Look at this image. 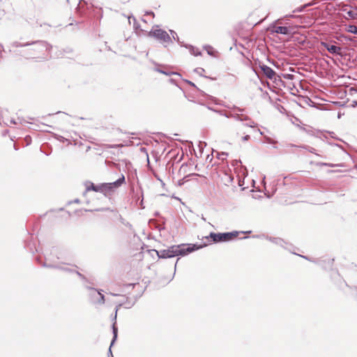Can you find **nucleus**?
I'll return each mask as SVG.
<instances>
[{
    "mask_svg": "<svg viewBox=\"0 0 357 357\" xmlns=\"http://www.w3.org/2000/svg\"><path fill=\"white\" fill-rule=\"evenodd\" d=\"M31 46V47L28 50L29 52H25L22 54L26 59L39 57V54H43L45 52H48L52 48V46L44 40H36L27 43H20L15 41L10 43V47H23Z\"/></svg>",
    "mask_w": 357,
    "mask_h": 357,
    "instance_id": "1",
    "label": "nucleus"
},
{
    "mask_svg": "<svg viewBox=\"0 0 357 357\" xmlns=\"http://www.w3.org/2000/svg\"><path fill=\"white\" fill-rule=\"evenodd\" d=\"M207 243L203 244L198 243H181L178 245H174L168 247L166 250L167 259L172 258L177 256H185L188 254L197 251L207 246Z\"/></svg>",
    "mask_w": 357,
    "mask_h": 357,
    "instance_id": "2",
    "label": "nucleus"
},
{
    "mask_svg": "<svg viewBox=\"0 0 357 357\" xmlns=\"http://www.w3.org/2000/svg\"><path fill=\"white\" fill-rule=\"evenodd\" d=\"M240 234L238 231H232L227 232H211L208 236L205 238L214 243L229 242L236 238Z\"/></svg>",
    "mask_w": 357,
    "mask_h": 357,
    "instance_id": "3",
    "label": "nucleus"
},
{
    "mask_svg": "<svg viewBox=\"0 0 357 357\" xmlns=\"http://www.w3.org/2000/svg\"><path fill=\"white\" fill-rule=\"evenodd\" d=\"M36 260L40 263L41 266L45 268L56 269L61 271L63 272L68 273H74L75 270L68 267L65 266V265H70L75 268H78L77 265H73L66 262H52L47 263V262H40L39 258H36Z\"/></svg>",
    "mask_w": 357,
    "mask_h": 357,
    "instance_id": "4",
    "label": "nucleus"
},
{
    "mask_svg": "<svg viewBox=\"0 0 357 357\" xmlns=\"http://www.w3.org/2000/svg\"><path fill=\"white\" fill-rule=\"evenodd\" d=\"M147 36L149 37H153L155 39L160 40L165 47H166L168 44L172 42V38L167 33V32L161 29H152L149 32H148Z\"/></svg>",
    "mask_w": 357,
    "mask_h": 357,
    "instance_id": "5",
    "label": "nucleus"
},
{
    "mask_svg": "<svg viewBox=\"0 0 357 357\" xmlns=\"http://www.w3.org/2000/svg\"><path fill=\"white\" fill-rule=\"evenodd\" d=\"M85 288L90 291L89 299L90 301L94 305H103L105 302V298L104 294L102 293V289H97L94 287H91L85 285Z\"/></svg>",
    "mask_w": 357,
    "mask_h": 357,
    "instance_id": "6",
    "label": "nucleus"
},
{
    "mask_svg": "<svg viewBox=\"0 0 357 357\" xmlns=\"http://www.w3.org/2000/svg\"><path fill=\"white\" fill-rule=\"evenodd\" d=\"M259 68L264 75L269 79H273L275 77V72L269 66L264 64L261 61H260L258 59H257L256 61H255V63L253 64L252 69L255 72L256 74H257V68Z\"/></svg>",
    "mask_w": 357,
    "mask_h": 357,
    "instance_id": "7",
    "label": "nucleus"
},
{
    "mask_svg": "<svg viewBox=\"0 0 357 357\" xmlns=\"http://www.w3.org/2000/svg\"><path fill=\"white\" fill-rule=\"evenodd\" d=\"M123 303H118L114 310V313L112 314L111 319L112 321V334L113 337L111 341V346H113L115 343V342L117 340L118 337V328L116 326V318H117V313L119 310L120 307H122Z\"/></svg>",
    "mask_w": 357,
    "mask_h": 357,
    "instance_id": "8",
    "label": "nucleus"
},
{
    "mask_svg": "<svg viewBox=\"0 0 357 357\" xmlns=\"http://www.w3.org/2000/svg\"><path fill=\"white\" fill-rule=\"evenodd\" d=\"M321 45L324 47L329 53L335 55L342 56V48L333 44L332 42L321 41Z\"/></svg>",
    "mask_w": 357,
    "mask_h": 357,
    "instance_id": "9",
    "label": "nucleus"
},
{
    "mask_svg": "<svg viewBox=\"0 0 357 357\" xmlns=\"http://www.w3.org/2000/svg\"><path fill=\"white\" fill-rule=\"evenodd\" d=\"M126 182L125 176L123 174H121V177H119L116 181L111 183H103L105 192V193L107 192L114 191L116 188H119L122 184Z\"/></svg>",
    "mask_w": 357,
    "mask_h": 357,
    "instance_id": "10",
    "label": "nucleus"
},
{
    "mask_svg": "<svg viewBox=\"0 0 357 357\" xmlns=\"http://www.w3.org/2000/svg\"><path fill=\"white\" fill-rule=\"evenodd\" d=\"M84 185L86 186V189H85V191L83 192V195L84 196H85L86 194L89 191H94V192H102L104 195H105V188L103 187V185H104L103 183H100L99 185H96V184H94L91 181H86Z\"/></svg>",
    "mask_w": 357,
    "mask_h": 357,
    "instance_id": "11",
    "label": "nucleus"
},
{
    "mask_svg": "<svg viewBox=\"0 0 357 357\" xmlns=\"http://www.w3.org/2000/svg\"><path fill=\"white\" fill-rule=\"evenodd\" d=\"M342 10L347 15L349 19L357 20V6L354 3L352 5H345Z\"/></svg>",
    "mask_w": 357,
    "mask_h": 357,
    "instance_id": "12",
    "label": "nucleus"
},
{
    "mask_svg": "<svg viewBox=\"0 0 357 357\" xmlns=\"http://www.w3.org/2000/svg\"><path fill=\"white\" fill-rule=\"evenodd\" d=\"M266 239L268 240L271 243L278 245L282 248L291 251L290 248L292 246L291 244L288 243L284 239L279 237H272L266 236Z\"/></svg>",
    "mask_w": 357,
    "mask_h": 357,
    "instance_id": "13",
    "label": "nucleus"
},
{
    "mask_svg": "<svg viewBox=\"0 0 357 357\" xmlns=\"http://www.w3.org/2000/svg\"><path fill=\"white\" fill-rule=\"evenodd\" d=\"M154 64L155 65L154 70L158 73L165 75L167 76H171L173 75H177L181 76V75L178 73L169 70V67L167 66L159 64L155 62H154Z\"/></svg>",
    "mask_w": 357,
    "mask_h": 357,
    "instance_id": "14",
    "label": "nucleus"
},
{
    "mask_svg": "<svg viewBox=\"0 0 357 357\" xmlns=\"http://www.w3.org/2000/svg\"><path fill=\"white\" fill-rule=\"evenodd\" d=\"M161 225H160L156 222V220L153 219L149 221V224L151 227H154V228L158 229L160 231L165 229V218L164 217H161Z\"/></svg>",
    "mask_w": 357,
    "mask_h": 357,
    "instance_id": "15",
    "label": "nucleus"
},
{
    "mask_svg": "<svg viewBox=\"0 0 357 357\" xmlns=\"http://www.w3.org/2000/svg\"><path fill=\"white\" fill-rule=\"evenodd\" d=\"M275 33L278 34H282L285 36H288L291 34V29L288 26H277L275 27L274 31Z\"/></svg>",
    "mask_w": 357,
    "mask_h": 357,
    "instance_id": "16",
    "label": "nucleus"
},
{
    "mask_svg": "<svg viewBox=\"0 0 357 357\" xmlns=\"http://www.w3.org/2000/svg\"><path fill=\"white\" fill-rule=\"evenodd\" d=\"M24 248L31 253L34 254L38 252L35 243L31 241H24Z\"/></svg>",
    "mask_w": 357,
    "mask_h": 357,
    "instance_id": "17",
    "label": "nucleus"
},
{
    "mask_svg": "<svg viewBox=\"0 0 357 357\" xmlns=\"http://www.w3.org/2000/svg\"><path fill=\"white\" fill-rule=\"evenodd\" d=\"M184 82L185 83H187L188 84H189L190 86H192L194 89H195L199 93V94L201 96L208 97L211 99H214V98L213 96H211L208 95L204 91H202L200 89H199L194 82H191V81H190L188 79H184Z\"/></svg>",
    "mask_w": 357,
    "mask_h": 357,
    "instance_id": "18",
    "label": "nucleus"
},
{
    "mask_svg": "<svg viewBox=\"0 0 357 357\" xmlns=\"http://www.w3.org/2000/svg\"><path fill=\"white\" fill-rule=\"evenodd\" d=\"M183 47H185L186 49L189 50V52L192 55H194L195 56L202 55V52L199 49L196 48L195 47H194L192 45L185 44V45Z\"/></svg>",
    "mask_w": 357,
    "mask_h": 357,
    "instance_id": "19",
    "label": "nucleus"
},
{
    "mask_svg": "<svg viewBox=\"0 0 357 357\" xmlns=\"http://www.w3.org/2000/svg\"><path fill=\"white\" fill-rule=\"evenodd\" d=\"M203 47L207 52V54L211 56H215L216 53H218L217 51L209 45H205Z\"/></svg>",
    "mask_w": 357,
    "mask_h": 357,
    "instance_id": "20",
    "label": "nucleus"
},
{
    "mask_svg": "<svg viewBox=\"0 0 357 357\" xmlns=\"http://www.w3.org/2000/svg\"><path fill=\"white\" fill-rule=\"evenodd\" d=\"M231 118H234L236 120L239 121H244L250 120V117L248 116L238 114H231Z\"/></svg>",
    "mask_w": 357,
    "mask_h": 357,
    "instance_id": "21",
    "label": "nucleus"
},
{
    "mask_svg": "<svg viewBox=\"0 0 357 357\" xmlns=\"http://www.w3.org/2000/svg\"><path fill=\"white\" fill-rule=\"evenodd\" d=\"M191 176H200V174H197V173L189 174L187 176H184L183 178L178 180V186L183 185L187 181L186 178L191 177Z\"/></svg>",
    "mask_w": 357,
    "mask_h": 357,
    "instance_id": "22",
    "label": "nucleus"
},
{
    "mask_svg": "<svg viewBox=\"0 0 357 357\" xmlns=\"http://www.w3.org/2000/svg\"><path fill=\"white\" fill-rule=\"evenodd\" d=\"M208 109H210V110L213 111L214 112H216V113L219 114L220 115L224 116H225L227 118H231V114H229V113L226 112L224 110H220V109H213V108H212L211 107H208Z\"/></svg>",
    "mask_w": 357,
    "mask_h": 357,
    "instance_id": "23",
    "label": "nucleus"
},
{
    "mask_svg": "<svg viewBox=\"0 0 357 357\" xmlns=\"http://www.w3.org/2000/svg\"><path fill=\"white\" fill-rule=\"evenodd\" d=\"M169 32L172 36V38L175 41H176L181 47H183L185 45V43H183V41L180 40L179 37L178 36L176 31H174V30H169Z\"/></svg>",
    "mask_w": 357,
    "mask_h": 357,
    "instance_id": "24",
    "label": "nucleus"
},
{
    "mask_svg": "<svg viewBox=\"0 0 357 357\" xmlns=\"http://www.w3.org/2000/svg\"><path fill=\"white\" fill-rule=\"evenodd\" d=\"M120 303H123V306H124L125 308L130 309L135 305V301L132 302L128 297H126L125 301H121Z\"/></svg>",
    "mask_w": 357,
    "mask_h": 357,
    "instance_id": "25",
    "label": "nucleus"
},
{
    "mask_svg": "<svg viewBox=\"0 0 357 357\" xmlns=\"http://www.w3.org/2000/svg\"><path fill=\"white\" fill-rule=\"evenodd\" d=\"M204 69L202 68H196L195 70H194V72H195L196 73H197L199 76H202V77H204L205 78H207V79H212V80H214L215 78H213V77H209V76H206V75H203V73L204 72Z\"/></svg>",
    "mask_w": 357,
    "mask_h": 357,
    "instance_id": "26",
    "label": "nucleus"
},
{
    "mask_svg": "<svg viewBox=\"0 0 357 357\" xmlns=\"http://www.w3.org/2000/svg\"><path fill=\"white\" fill-rule=\"evenodd\" d=\"M346 30L351 33L357 35V26L354 24H349L346 26Z\"/></svg>",
    "mask_w": 357,
    "mask_h": 357,
    "instance_id": "27",
    "label": "nucleus"
},
{
    "mask_svg": "<svg viewBox=\"0 0 357 357\" xmlns=\"http://www.w3.org/2000/svg\"><path fill=\"white\" fill-rule=\"evenodd\" d=\"M131 19L133 21L134 29L135 30L139 29L140 28V24L137 22L136 18L132 15H131L130 17H128V21H129L130 24L131 23V21H130Z\"/></svg>",
    "mask_w": 357,
    "mask_h": 357,
    "instance_id": "28",
    "label": "nucleus"
},
{
    "mask_svg": "<svg viewBox=\"0 0 357 357\" xmlns=\"http://www.w3.org/2000/svg\"><path fill=\"white\" fill-rule=\"evenodd\" d=\"M153 251L156 252V255L159 259H167L165 249L160 250H153Z\"/></svg>",
    "mask_w": 357,
    "mask_h": 357,
    "instance_id": "29",
    "label": "nucleus"
},
{
    "mask_svg": "<svg viewBox=\"0 0 357 357\" xmlns=\"http://www.w3.org/2000/svg\"><path fill=\"white\" fill-rule=\"evenodd\" d=\"M337 286L340 289H343L344 287H349L346 281L340 278L338 279L337 282Z\"/></svg>",
    "mask_w": 357,
    "mask_h": 357,
    "instance_id": "30",
    "label": "nucleus"
},
{
    "mask_svg": "<svg viewBox=\"0 0 357 357\" xmlns=\"http://www.w3.org/2000/svg\"><path fill=\"white\" fill-rule=\"evenodd\" d=\"M316 165L317 166H326V167H342V165L340 164H333V163H327V162H317Z\"/></svg>",
    "mask_w": 357,
    "mask_h": 357,
    "instance_id": "31",
    "label": "nucleus"
},
{
    "mask_svg": "<svg viewBox=\"0 0 357 357\" xmlns=\"http://www.w3.org/2000/svg\"><path fill=\"white\" fill-rule=\"evenodd\" d=\"M311 4L310 3H307V4H305L303 6H301L300 7H298L297 8H296L294 10V13H301V12H303L305 9L306 7H307L308 6H310Z\"/></svg>",
    "mask_w": 357,
    "mask_h": 357,
    "instance_id": "32",
    "label": "nucleus"
},
{
    "mask_svg": "<svg viewBox=\"0 0 357 357\" xmlns=\"http://www.w3.org/2000/svg\"><path fill=\"white\" fill-rule=\"evenodd\" d=\"M228 155V153L226 152H221L218 153V158L222 160H224L226 159L227 156Z\"/></svg>",
    "mask_w": 357,
    "mask_h": 357,
    "instance_id": "33",
    "label": "nucleus"
},
{
    "mask_svg": "<svg viewBox=\"0 0 357 357\" xmlns=\"http://www.w3.org/2000/svg\"><path fill=\"white\" fill-rule=\"evenodd\" d=\"M249 122L245 123L243 126L250 128H255L256 126V123L250 118V120H248Z\"/></svg>",
    "mask_w": 357,
    "mask_h": 357,
    "instance_id": "34",
    "label": "nucleus"
},
{
    "mask_svg": "<svg viewBox=\"0 0 357 357\" xmlns=\"http://www.w3.org/2000/svg\"><path fill=\"white\" fill-rule=\"evenodd\" d=\"M206 146V143L205 142L200 141L198 144V147L199 149L200 153H202L204 151V149Z\"/></svg>",
    "mask_w": 357,
    "mask_h": 357,
    "instance_id": "35",
    "label": "nucleus"
},
{
    "mask_svg": "<svg viewBox=\"0 0 357 357\" xmlns=\"http://www.w3.org/2000/svg\"><path fill=\"white\" fill-rule=\"evenodd\" d=\"M54 137L61 142H64L68 141V139L63 136H61V135H59L56 134H54Z\"/></svg>",
    "mask_w": 357,
    "mask_h": 357,
    "instance_id": "36",
    "label": "nucleus"
},
{
    "mask_svg": "<svg viewBox=\"0 0 357 357\" xmlns=\"http://www.w3.org/2000/svg\"><path fill=\"white\" fill-rule=\"evenodd\" d=\"M120 221L122 224H123L125 226L129 227V228H131L132 227V225L128 222H126L122 217H121L120 218Z\"/></svg>",
    "mask_w": 357,
    "mask_h": 357,
    "instance_id": "37",
    "label": "nucleus"
},
{
    "mask_svg": "<svg viewBox=\"0 0 357 357\" xmlns=\"http://www.w3.org/2000/svg\"><path fill=\"white\" fill-rule=\"evenodd\" d=\"M241 160H232V162H231V165L235 167V166H238L240 165H241Z\"/></svg>",
    "mask_w": 357,
    "mask_h": 357,
    "instance_id": "38",
    "label": "nucleus"
},
{
    "mask_svg": "<svg viewBox=\"0 0 357 357\" xmlns=\"http://www.w3.org/2000/svg\"><path fill=\"white\" fill-rule=\"evenodd\" d=\"M44 146L43 145L41 147H40V151L44 153L46 155H50L52 153V150H46V151H44L43 149Z\"/></svg>",
    "mask_w": 357,
    "mask_h": 357,
    "instance_id": "39",
    "label": "nucleus"
},
{
    "mask_svg": "<svg viewBox=\"0 0 357 357\" xmlns=\"http://www.w3.org/2000/svg\"><path fill=\"white\" fill-rule=\"evenodd\" d=\"M267 235L265 234H256L253 235L252 237L254 238H266Z\"/></svg>",
    "mask_w": 357,
    "mask_h": 357,
    "instance_id": "40",
    "label": "nucleus"
},
{
    "mask_svg": "<svg viewBox=\"0 0 357 357\" xmlns=\"http://www.w3.org/2000/svg\"><path fill=\"white\" fill-rule=\"evenodd\" d=\"M264 141H265L266 143H268V144L273 143V139L271 137H268V136H265L264 137Z\"/></svg>",
    "mask_w": 357,
    "mask_h": 357,
    "instance_id": "41",
    "label": "nucleus"
},
{
    "mask_svg": "<svg viewBox=\"0 0 357 357\" xmlns=\"http://www.w3.org/2000/svg\"><path fill=\"white\" fill-rule=\"evenodd\" d=\"M140 191H141V197H142V199L140 202V206L142 208H144V206H143L144 195H143V191L141 188H140Z\"/></svg>",
    "mask_w": 357,
    "mask_h": 357,
    "instance_id": "42",
    "label": "nucleus"
},
{
    "mask_svg": "<svg viewBox=\"0 0 357 357\" xmlns=\"http://www.w3.org/2000/svg\"><path fill=\"white\" fill-rule=\"evenodd\" d=\"M80 279L82 280V281L83 282H85V283H91V282H89V280H88V279H87V278H86L84 275L80 278Z\"/></svg>",
    "mask_w": 357,
    "mask_h": 357,
    "instance_id": "43",
    "label": "nucleus"
},
{
    "mask_svg": "<svg viewBox=\"0 0 357 357\" xmlns=\"http://www.w3.org/2000/svg\"><path fill=\"white\" fill-rule=\"evenodd\" d=\"M80 279L82 280V281L83 282H85V283H91V282H89V280H88V279H87V278H86L84 275L80 278Z\"/></svg>",
    "mask_w": 357,
    "mask_h": 357,
    "instance_id": "44",
    "label": "nucleus"
},
{
    "mask_svg": "<svg viewBox=\"0 0 357 357\" xmlns=\"http://www.w3.org/2000/svg\"><path fill=\"white\" fill-rule=\"evenodd\" d=\"M112 346H111V345H110V346H109V349H108V352H107V356H108V357H114V356H113V354H112Z\"/></svg>",
    "mask_w": 357,
    "mask_h": 357,
    "instance_id": "45",
    "label": "nucleus"
},
{
    "mask_svg": "<svg viewBox=\"0 0 357 357\" xmlns=\"http://www.w3.org/2000/svg\"><path fill=\"white\" fill-rule=\"evenodd\" d=\"M267 61H268L270 63H271L272 65H273V66H276V63H277V62H276V61H275L274 60L271 59L270 58H268H268H267Z\"/></svg>",
    "mask_w": 357,
    "mask_h": 357,
    "instance_id": "46",
    "label": "nucleus"
},
{
    "mask_svg": "<svg viewBox=\"0 0 357 357\" xmlns=\"http://www.w3.org/2000/svg\"><path fill=\"white\" fill-rule=\"evenodd\" d=\"M145 15H151L153 17L155 16V13L152 10L146 11Z\"/></svg>",
    "mask_w": 357,
    "mask_h": 357,
    "instance_id": "47",
    "label": "nucleus"
},
{
    "mask_svg": "<svg viewBox=\"0 0 357 357\" xmlns=\"http://www.w3.org/2000/svg\"><path fill=\"white\" fill-rule=\"evenodd\" d=\"M250 139V136L249 135H246L242 137L243 141H248Z\"/></svg>",
    "mask_w": 357,
    "mask_h": 357,
    "instance_id": "48",
    "label": "nucleus"
},
{
    "mask_svg": "<svg viewBox=\"0 0 357 357\" xmlns=\"http://www.w3.org/2000/svg\"><path fill=\"white\" fill-rule=\"evenodd\" d=\"M299 255L300 257H303V258H304V259H305L308 260V261L315 262V261L310 259L308 257H307V256L300 255Z\"/></svg>",
    "mask_w": 357,
    "mask_h": 357,
    "instance_id": "49",
    "label": "nucleus"
},
{
    "mask_svg": "<svg viewBox=\"0 0 357 357\" xmlns=\"http://www.w3.org/2000/svg\"><path fill=\"white\" fill-rule=\"evenodd\" d=\"M74 273H76V274H77V275L79 278L83 275V274H82L81 273H79V271H75V270Z\"/></svg>",
    "mask_w": 357,
    "mask_h": 357,
    "instance_id": "50",
    "label": "nucleus"
},
{
    "mask_svg": "<svg viewBox=\"0 0 357 357\" xmlns=\"http://www.w3.org/2000/svg\"><path fill=\"white\" fill-rule=\"evenodd\" d=\"M109 208H97L96 209V211H105L107 210H108Z\"/></svg>",
    "mask_w": 357,
    "mask_h": 357,
    "instance_id": "51",
    "label": "nucleus"
},
{
    "mask_svg": "<svg viewBox=\"0 0 357 357\" xmlns=\"http://www.w3.org/2000/svg\"><path fill=\"white\" fill-rule=\"evenodd\" d=\"M234 109H236L238 112H243V109H241L240 107H236V106L234 107Z\"/></svg>",
    "mask_w": 357,
    "mask_h": 357,
    "instance_id": "52",
    "label": "nucleus"
},
{
    "mask_svg": "<svg viewBox=\"0 0 357 357\" xmlns=\"http://www.w3.org/2000/svg\"><path fill=\"white\" fill-rule=\"evenodd\" d=\"M154 216H156V217H160L161 218L162 216H160V213L158 211H155L154 213ZM160 221H161V219L160 220Z\"/></svg>",
    "mask_w": 357,
    "mask_h": 357,
    "instance_id": "53",
    "label": "nucleus"
},
{
    "mask_svg": "<svg viewBox=\"0 0 357 357\" xmlns=\"http://www.w3.org/2000/svg\"><path fill=\"white\" fill-rule=\"evenodd\" d=\"M351 107H357V100H354L352 102Z\"/></svg>",
    "mask_w": 357,
    "mask_h": 357,
    "instance_id": "54",
    "label": "nucleus"
},
{
    "mask_svg": "<svg viewBox=\"0 0 357 357\" xmlns=\"http://www.w3.org/2000/svg\"><path fill=\"white\" fill-rule=\"evenodd\" d=\"M240 234H250L252 232L251 230H249V231H239Z\"/></svg>",
    "mask_w": 357,
    "mask_h": 357,
    "instance_id": "55",
    "label": "nucleus"
},
{
    "mask_svg": "<svg viewBox=\"0 0 357 357\" xmlns=\"http://www.w3.org/2000/svg\"><path fill=\"white\" fill-rule=\"evenodd\" d=\"M3 50V47L1 45H0V54H1V52ZM0 56L2 57V55H1Z\"/></svg>",
    "mask_w": 357,
    "mask_h": 357,
    "instance_id": "56",
    "label": "nucleus"
},
{
    "mask_svg": "<svg viewBox=\"0 0 357 357\" xmlns=\"http://www.w3.org/2000/svg\"><path fill=\"white\" fill-rule=\"evenodd\" d=\"M135 285H136L135 283H130V284H127L128 287H131L132 286V287H134Z\"/></svg>",
    "mask_w": 357,
    "mask_h": 357,
    "instance_id": "57",
    "label": "nucleus"
},
{
    "mask_svg": "<svg viewBox=\"0 0 357 357\" xmlns=\"http://www.w3.org/2000/svg\"><path fill=\"white\" fill-rule=\"evenodd\" d=\"M315 151V149L312 147H311L310 149H309V151L311 152V153H314V151Z\"/></svg>",
    "mask_w": 357,
    "mask_h": 357,
    "instance_id": "58",
    "label": "nucleus"
},
{
    "mask_svg": "<svg viewBox=\"0 0 357 357\" xmlns=\"http://www.w3.org/2000/svg\"><path fill=\"white\" fill-rule=\"evenodd\" d=\"M178 260H179V259L178 258V259H176V264H175V265H174V272L176 271V264H177V262L178 261Z\"/></svg>",
    "mask_w": 357,
    "mask_h": 357,
    "instance_id": "59",
    "label": "nucleus"
},
{
    "mask_svg": "<svg viewBox=\"0 0 357 357\" xmlns=\"http://www.w3.org/2000/svg\"><path fill=\"white\" fill-rule=\"evenodd\" d=\"M73 202L74 203H77V204L79 203V199H75L73 200Z\"/></svg>",
    "mask_w": 357,
    "mask_h": 357,
    "instance_id": "60",
    "label": "nucleus"
},
{
    "mask_svg": "<svg viewBox=\"0 0 357 357\" xmlns=\"http://www.w3.org/2000/svg\"><path fill=\"white\" fill-rule=\"evenodd\" d=\"M10 123H13V124H16V123H17V122L15 121V119H11V120H10Z\"/></svg>",
    "mask_w": 357,
    "mask_h": 357,
    "instance_id": "61",
    "label": "nucleus"
},
{
    "mask_svg": "<svg viewBox=\"0 0 357 357\" xmlns=\"http://www.w3.org/2000/svg\"><path fill=\"white\" fill-rule=\"evenodd\" d=\"M111 295L114 296H121L120 294H114V293H111Z\"/></svg>",
    "mask_w": 357,
    "mask_h": 357,
    "instance_id": "62",
    "label": "nucleus"
},
{
    "mask_svg": "<svg viewBox=\"0 0 357 357\" xmlns=\"http://www.w3.org/2000/svg\"><path fill=\"white\" fill-rule=\"evenodd\" d=\"M13 147H14L15 150H16V151L18 150V147L17 146V145L15 144H14Z\"/></svg>",
    "mask_w": 357,
    "mask_h": 357,
    "instance_id": "63",
    "label": "nucleus"
},
{
    "mask_svg": "<svg viewBox=\"0 0 357 357\" xmlns=\"http://www.w3.org/2000/svg\"><path fill=\"white\" fill-rule=\"evenodd\" d=\"M258 132L260 133L261 135H264V132L261 131L259 129H258Z\"/></svg>",
    "mask_w": 357,
    "mask_h": 357,
    "instance_id": "64",
    "label": "nucleus"
}]
</instances>
